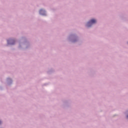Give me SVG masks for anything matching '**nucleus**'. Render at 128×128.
<instances>
[{
  "mask_svg": "<svg viewBox=\"0 0 128 128\" xmlns=\"http://www.w3.org/2000/svg\"><path fill=\"white\" fill-rule=\"evenodd\" d=\"M10 44H14V43H11Z\"/></svg>",
  "mask_w": 128,
  "mask_h": 128,
  "instance_id": "20e7f679",
  "label": "nucleus"
},
{
  "mask_svg": "<svg viewBox=\"0 0 128 128\" xmlns=\"http://www.w3.org/2000/svg\"><path fill=\"white\" fill-rule=\"evenodd\" d=\"M96 20L94 19H92L90 21H89L87 23L88 28H90V26H92L94 24H96Z\"/></svg>",
  "mask_w": 128,
  "mask_h": 128,
  "instance_id": "f257e3e1",
  "label": "nucleus"
},
{
  "mask_svg": "<svg viewBox=\"0 0 128 128\" xmlns=\"http://www.w3.org/2000/svg\"><path fill=\"white\" fill-rule=\"evenodd\" d=\"M127 118H128V116H127Z\"/></svg>",
  "mask_w": 128,
  "mask_h": 128,
  "instance_id": "423d86ee",
  "label": "nucleus"
},
{
  "mask_svg": "<svg viewBox=\"0 0 128 128\" xmlns=\"http://www.w3.org/2000/svg\"><path fill=\"white\" fill-rule=\"evenodd\" d=\"M40 14H42V16H44L46 14V11L44 10H40Z\"/></svg>",
  "mask_w": 128,
  "mask_h": 128,
  "instance_id": "f03ea898",
  "label": "nucleus"
},
{
  "mask_svg": "<svg viewBox=\"0 0 128 128\" xmlns=\"http://www.w3.org/2000/svg\"><path fill=\"white\" fill-rule=\"evenodd\" d=\"M8 44H10V41L8 40Z\"/></svg>",
  "mask_w": 128,
  "mask_h": 128,
  "instance_id": "7ed1b4c3",
  "label": "nucleus"
},
{
  "mask_svg": "<svg viewBox=\"0 0 128 128\" xmlns=\"http://www.w3.org/2000/svg\"><path fill=\"white\" fill-rule=\"evenodd\" d=\"M0 124H2V121H0Z\"/></svg>",
  "mask_w": 128,
  "mask_h": 128,
  "instance_id": "39448f33",
  "label": "nucleus"
}]
</instances>
